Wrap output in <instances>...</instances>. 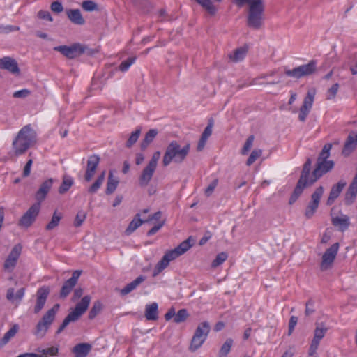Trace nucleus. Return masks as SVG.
<instances>
[{"label": "nucleus", "instance_id": "obj_55", "mask_svg": "<svg viewBox=\"0 0 357 357\" xmlns=\"http://www.w3.org/2000/svg\"><path fill=\"white\" fill-rule=\"evenodd\" d=\"M31 93V91L27 89H24L22 90H19L15 91L13 94V96L15 98H25L29 96Z\"/></svg>", "mask_w": 357, "mask_h": 357}, {"label": "nucleus", "instance_id": "obj_16", "mask_svg": "<svg viewBox=\"0 0 357 357\" xmlns=\"http://www.w3.org/2000/svg\"><path fill=\"white\" fill-rule=\"evenodd\" d=\"M81 273V271H75L72 276L63 283L59 294L61 298H65L70 294L76 285Z\"/></svg>", "mask_w": 357, "mask_h": 357}, {"label": "nucleus", "instance_id": "obj_5", "mask_svg": "<svg viewBox=\"0 0 357 357\" xmlns=\"http://www.w3.org/2000/svg\"><path fill=\"white\" fill-rule=\"evenodd\" d=\"M312 159L307 158L305 162L303 169L301 172V176L298 181V183L294 190L292 195H291L289 204L290 205L293 204L300 197V195L303 193V190L310 185V174L311 170L312 165Z\"/></svg>", "mask_w": 357, "mask_h": 357}, {"label": "nucleus", "instance_id": "obj_12", "mask_svg": "<svg viewBox=\"0 0 357 357\" xmlns=\"http://www.w3.org/2000/svg\"><path fill=\"white\" fill-rule=\"evenodd\" d=\"M324 190L323 186H319L317 188L314 192L312 194L311 201L309 202L305 211V216L306 218L310 219L317 211L319 205L320 199L323 195Z\"/></svg>", "mask_w": 357, "mask_h": 357}, {"label": "nucleus", "instance_id": "obj_22", "mask_svg": "<svg viewBox=\"0 0 357 357\" xmlns=\"http://www.w3.org/2000/svg\"><path fill=\"white\" fill-rule=\"evenodd\" d=\"M347 183L344 180L339 181L336 184L333 185L331 189L329 196L326 201L328 206L331 205L334 201L339 197L341 192L346 186Z\"/></svg>", "mask_w": 357, "mask_h": 357}, {"label": "nucleus", "instance_id": "obj_19", "mask_svg": "<svg viewBox=\"0 0 357 357\" xmlns=\"http://www.w3.org/2000/svg\"><path fill=\"white\" fill-rule=\"evenodd\" d=\"M357 146V131H351L347 136L342 150V155L349 156Z\"/></svg>", "mask_w": 357, "mask_h": 357}, {"label": "nucleus", "instance_id": "obj_28", "mask_svg": "<svg viewBox=\"0 0 357 357\" xmlns=\"http://www.w3.org/2000/svg\"><path fill=\"white\" fill-rule=\"evenodd\" d=\"M146 280V277L144 275H139L132 282L128 283L125 286L124 288L121 289V294L125 296L135 290L141 283Z\"/></svg>", "mask_w": 357, "mask_h": 357}, {"label": "nucleus", "instance_id": "obj_20", "mask_svg": "<svg viewBox=\"0 0 357 357\" xmlns=\"http://www.w3.org/2000/svg\"><path fill=\"white\" fill-rule=\"evenodd\" d=\"M50 294V288L48 287L43 286L39 288L36 292V303L34 307V313L38 314L43 308L47 296Z\"/></svg>", "mask_w": 357, "mask_h": 357}, {"label": "nucleus", "instance_id": "obj_59", "mask_svg": "<svg viewBox=\"0 0 357 357\" xmlns=\"http://www.w3.org/2000/svg\"><path fill=\"white\" fill-rule=\"evenodd\" d=\"M51 10L56 13H60L63 10V6L60 1H54L50 6Z\"/></svg>", "mask_w": 357, "mask_h": 357}, {"label": "nucleus", "instance_id": "obj_50", "mask_svg": "<svg viewBox=\"0 0 357 357\" xmlns=\"http://www.w3.org/2000/svg\"><path fill=\"white\" fill-rule=\"evenodd\" d=\"M86 215L84 211H78V213H77V215L75 217V221H74L75 227H80L82 225L84 220L86 219Z\"/></svg>", "mask_w": 357, "mask_h": 357}, {"label": "nucleus", "instance_id": "obj_63", "mask_svg": "<svg viewBox=\"0 0 357 357\" xmlns=\"http://www.w3.org/2000/svg\"><path fill=\"white\" fill-rule=\"evenodd\" d=\"M180 256V255H178V253L176 252V250L174 249L173 250H171L168 252H167L165 255H164V257H165L170 262L171 261L176 259L177 257H178Z\"/></svg>", "mask_w": 357, "mask_h": 357}, {"label": "nucleus", "instance_id": "obj_64", "mask_svg": "<svg viewBox=\"0 0 357 357\" xmlns=\"http://www.w3.org/2000/svg\"><path fill=\"white\" fill-rule=\"evenodd\" d=\"M32 164H33L32 159H30L27 161V162L25 165L24 169H23L22 175L24 177H27L28 176H29V174L31 173V167Z\"/></svg>", "mask_w": 357, "mask_h": 357}, {"label": "nucleus", "instance_id": "obj_35", "mask_svg": "<svg viewBox=\"0 0 357 357\" xmlns=\"http://www.w3.org/2000/svg\"><path fill=\"white\" fill-rule=\"evenodd\" d=\"M169 264V260L163 256L155 265L153 271V277H156L158 275H159L165 268L168 266Z\"/></svg>", "mask_w": 357, "mask_h": 357}, {"label": "nucleus", "instance_id": "obj_43", "mask_svg": "<svg viewBox=\"0 0 357 357\" xmlns=\"http://www.w3.org/2000/svg\"><path fill=\"white\" fill-rule=\"evenodd\" d=\"M141 133V128H137L132 132L126 143V146L128 148L132 147L138 140Z\"/></svg>", "mask_w": 357, "mask_h": 357}, {"label": "nucleus", "instance_id": "obj_57", "mask_svg": "<svg viewBox=\"0 0 357 357\" xmlns=\"http://www.w3.org/2000/svg\"><path fill=\"white\" fill-rule=\"evenodd\" d=\"M314 302L313 300L312 299H310L305 304V314L306 316H310L311 314H312L315 310H314Z\"/></svg>", "mask_w": 357, "mask_h": 357}, {"label": "nucleus", "instance_id": "obj_21", "mask_svg": "<svg viewBox=\"0 0 357 357\" xmlns=\"http://www.w3.org/2000/svg\"><path fill=\"white\" fill-rule=\"evenodd\" d=\"M0 68L6 70L13 75H17L20 72L17 62L10 56H3L0 59Z\"/></svg>", "mask_w": 357, "mask_h": 357}, {"label": "nucleus", "instance_id": "obj_8", "mask_svg": "<svg viewBox=\"0 0 357 357\" xmlns=\"http://www.w3.org/2000/svg\"><path fill=\"white\" fill-rule=\"evenodd\" d=\"M211 326L208 321H203L200 323L192 337L189 350L192 352L196 351L204 343L210 333Z\"/></svg>", "mask_w": 357, "mask_h": 357}, {"label": "nucleus", "instance_id": "obj_44", "mask_svg": "<svg viewBox=\"0 0 357 357\" xmlns=\"http://www.w3.org/2000/svg\"><path fill=\"white\" fill-rule=\"evenodd\" d=\"M227 257L228 255L225 252L218 253L216 255L215 259L212 261L211 266L213 268L218 267V266L221 265L223 262H225L227 260Z\"/></svg>", "mask_w": 357, "mask_h": 357}, {"label": "nucleus", "instance_id": "obj_38", "mask_svg": "<svg viewBox=\"0 0 357 357\" xmlns=\"http://www.w3.org/2000/svg\"><path fill=\"white\" fill-rule=\"evenodd\" d=\"M192 246V243H191V236H190L188 239L183 241L176 248H175V250L181 256L186 252Z\"/></svg>", "mask_w": 357, "mask_h": 357}, {"label": "nucleus", "instance_id": "obj_4", "mask_svg": "<svg viewBox=\"0 0 357 357\" xmlns=\"http://www.w3.org/2000/svg\"><path fill=\"white\" fill-rule=\"evenodd\" d=\"M91 298L86 295L78 302L75 308L65 317L63 322L56 331V334H60L71 322L77 321L81 316L87 310L90 304Z\"/></svg>", "mask_w": 357, "mask_h": 357}, {"label": "nucleus", "instance_id": "obj_30", "mask_svg": "<svg viewBox=\"0 0 357 357\" xmlns=\"http://www.w3.org/2000/svg\"><path fill=\"white\" fill-rule=\"evenodd\" d=\"M143 223L144 220H142L140 218V214L137 213L133 220L129 223L128 227L126 228L125 232L127 235H130L133 233L138 227H139Z\"/></svg>", "mask_w": 357, "mask_h": 357}, {"label": "nucleus", "instance_id": "obj_29", "mask_svg": "<svg viewBox=\"0 0 357 357\" xmlns=\"http://www.w3.org/2000/svg\"><path fill=\"white\" fill-rule=\"evenodd\" d=\"M119 183V180L118 178L114 177L113 172L109 171L107 182V188L105 190V194L109 195L112 194L116 189Z\"/></svg>", "mask_w": 357, "mask_h": 357}, {"label": "nucleus", "instance_id": "obj_48", "mask_svg": "<svg viewBox=\"0 0 357 357\" xmlns=\"http://www.w3.org/2000/svg\"><path fill=\"white\" fill-rule=\"evenodd\" d=\"M339 84L335 83L332 85L331 88H329L326 92V99L331 100L335 98L338 89H339Z\"/></svg>", "mask_w": 357, "mask_h": 357}, {"label": "nucleus", "instance_id": "obj_26", "mask_svg": "<svg viewBox=\"0 0 357 357\" xmlns=\"http://www.w3.org/2000/svg\"><path fill=\"white\" fill-rule=\"evenodd\" d=\"M92 346L89 343H79L72 349L75 357H86L91 351Z\"/></svg>", "mask_w": 357, "mask_h": 357}, {"label": "nucleus", "instance_id": "obj_27", "mask_svg": "<svg viewBox=\"0 0 357 357\" xmlns=\"http://www.w3.org/2000/svg\"><path fill=\"white\" fill-rule=\"evenodd\" d=\"M145 317L149 321H155L158 319V305L157 303L154 302L146 305Z\"/></svg>", "mask_w": 357, "mask_h": 357}, {"label": "nucleus", "instance_id": "obj_53", "mask_svg": "<svg viewBox=\"0 0 357 357\" xmlns=\"http://www.w3.org/2000/svg\"><path fill=\"white\" fill-rule=\"evenodd\" d=\"M213 120L212 119H211L209 121H208V125L205 128L204 132H202V137H204L205 139H208V137L211 135L212 134V129H213Z\"/></svg>", "mask_w": 357, "mask_h": 357}, {"label": "nucleus", "instance_id": "obj_54", "mask_svg": "<svg viewBox=\"0 0 357 357\" xmlns=\"http://www.w3.org/2000/svg\"><path fill=\"white\" fill-rule=\"evenodd\" d=\"M17 261V260H14V259L8 257L5 260L3 267L6 270L12 271L15 267Z\"/></svg>", "mask_w": 357, "mask_h": 357}, {"label": "nucleus", "instance_id": "obj_34", "mask_svg": "<svg viewBox=\"0 0 357 357\" xmlns=\"http://www.w3.org/2000/svg\"><path fill=\"white\" fill-rule=\"evenodd\" d=\"M74 181L73 178L68 175H64L63 177L61 185L59 188V192L60 194L66 193L73 185Z\"/></svg>", "mask_w": 357, "mask_h": 357}, {"label": "nucleus", "instance_id": "obj_1", "mask_svg": "<svg viewBox=\"0 0 357 357\" xmlns=\"http://www.w3.org/2000/svg\"><path fill=\"white\" fill-rule=\"evenodd\" d=\"M36 142V133L31 125L22 127L12 143L15 156L24 154Z\"/></svg>", "mask_w": 357, "mask_h": 357}, {"label": "nucleus", "instance_id": "obj_42", "mask_svg": "<svg viewBox=\"0 0 357 357\" xmlns=\"http://www.w3.org/2000/svg\"><path fill=\"white\" fill-rule=\"evenodd\" d=\"M17 331V326L15 325L12 328H10L3 335V337L1 339L0 344L3 345L7 344L9 340L14 337Z\"/></svg>", "mask_w": 357, "mask_h": 357}, {"label": "nucleus", "instance_id": "obj_3", "mask_svg": "<svg viewBox=\"0 0 357 357\" xmlns=\"http://www.w3.org/2000/svg\"><path fill=\"white\" fill-rule=\"evenodd\" d=\"M264 6L262 0H256L248 7L247 26L252 29H260L264 24Z\"/></svg>", "mask_w": 357, "mask_h": 357}, {"label": "nucleus", "instance_id": "obj_9", "mask_svg": "<svg viewBox=\"0 0 357 357\" xmlns=\"http://www.w3.org/2000/svg\"><path fill=\"white\" fill-rule=\"evenodd\" d=\"M160 158V152L155 151L146 167L142 170V174L139 178V185L142 187L148 185L151 180L153 175L158 165V162Z\"/></svg>", "mask_w": 357, "mask_h": 357}, {"label": "nucleus", "instance_id": "obj_41", "mask_svg": "<svg viewBox=\"0 0 357 357\" xmlns=\"http://www.w3.org/2000/svg\"><path fill=\"white\" fill-rule=\"evenodd\" d=\"M62 216L61 214H58L56 211H55L52 217L51 220L46 225L45 229L47 231H50L56 227L60 222Z\"/></svg>", "mask_w": 357, "mask_h": 357}, {"label": "nucleus", "instance_id": "obj_37", "mask_svg": "<svg viewBox=\"0 0 357 357\" xmlns=\"http://www.w3.org/2000/svg\"><path fill=\"white\" fill-rule=\"evenodd\" d=\"M233 340L231 338H227L224 344L222 345L218 356L219 357H225L229 353L231 348L233 345Z\"/></svg>", "mask_w": 357, "mask_h": 357}, {"label": "nucleus", "instance_id": "obj_11", "mask_svg": "<svg viewBox=\"0 0 357 357\" xmlns=\"http://www.w3.org/2000/svg\"><path fill=\"white\" fill-rule=\"evenodd\" d=\"M335 163L333 160L329 161H317L316 167L312 172L310 178V185H312L323 175L329 172L334 167Z\"/></svg>", "mask_w": 357, "mask_h": 357}, {"label": "nucleus", "instance_id": "obj_61", "mask_svg": "<svg viewBox=\"0 0 357 357\" xmlns=\"http://www.w3.org/2000/svg\"><path fill=\"white\" fill-rule=\"evenodd\" d=\"M164 225H165L164 220L158 222L157 225L153 226L150 230L148 231L147 236H151L154 235L156 232H158L162 228V227Z\"/></svg>", "mask_w": 357, "mask_h": 357}, {"label": "nucleus", "instance_id": "obj_24", "mask_svg": "<svg viewBox=\"0 0 357 357\" xmlns=\"http://www.w3.org/2000/svg\"><path fill=\"white\" fill-rule=\"evenodd\" d=\"M328 328L324 326L323 324H319L314 330V338L310 347H312V351L317 349L321 340L324 337Z\"/></svg>", "mask_w": 357, "mask_h": 357}, {"label": "nucleus", "instance_id": "obj_33", "mask_svg": "<svg viewBox=\"0 0 357 357\" xmlns=\"http://www.w3.org/2000/svg\"><path fill=\"white\" fill-rule=\"evenodd\" d=\"M24 288H20L15 294V289L13 288H9L7 290L6 298L10 301H13L15 299H17L20 302L24 297Z\"/></svg>", "mask_w": 357, "mask_h": 357}, {"label": "nucleus", "instance_id": "obj_23", "mask_svg": "<svg viewBox=\"0 0 357 357\" xmlns=\"http://www.w3.org/2000/svg\"><path fill=\"white\" fill-rule=\"evenodd\" d=\"M331 222L333 226L337 227L340 231L344 232L350 225V219L348 215H342L332 218Z\"/></svg>", "mask_w": 357, "mask_h": 357}, {"label": "nucleus", "instance_id": "obj_52", "mask_svg": "<svg viewBox=\"0 0 357 357\" xmlns=\"http://www.w3.org/2000/svg\"><path fill=\"white\" fill-rule=\"evenodd\" d=\"M82 6L86 11H93L98 9V5L90 0L83 1Z\"/></svg>", "mask_w": 357, "mask_h": 357}, {"label": "nucleus", "instance_id": "obj_51", "mask_svg": "<svg viewBox=\"0 0 357 357\" xmlns=\"http://www.w3.org/2000/svg\"><path fill=\"white\" fill-rule=\"evenodd\" d=\"M22 251V246L20 245H15L11 250L10 254L8 255V257L14 259V260H18Z\"/></svg>", "mask_w": 357, "mask_h": 357}, {"label": "nucleus", "instance_id": "obj_17", "mask_svg": "<svg viewBox=\"0 0 357 357\" xmlns=\"http://www.w3.org/2000/svg\"><path fill=\"white\" fill-rule=\"evenodd\" d=\"M100 158L98 155L93 154L89 156L87 160L86 169L84 174V179L89 182L93 177L97 167L100 163Z\"/></svg>", "mask_w": 357, "mask_h": 357}, {"label": "nucleus", "instance_id": "obj_45", "mask_svg": "<svg viewBox=\"0 0 357 357\" xmlns=\"http://www.w3.org/2000/svg\"><path fill=\"white\" fill-rule=\"evenodd\" d=\"M188 312L186 309H181L177 313H175V317L174 321L176 324H180L186 320L188 317Z\"/></svg>", "mask_w": 357, "mask_h": 357}, {"label": "nucleus", "instance_id": "obj_56", "mask_svg": "<svg viewBox=\"0 0 357 357\" xmlns=\"http://www.w3.org/2000/svg\"><path fill=\"white\" fill-rule=\"evenodd\" d=\"M218 183V178L213 179L211 183L208 185V186L205 190V195L206 197H209L213 192L215 188H216Z\"/></svg>", "mask_w": 357, "mask_h": 357}, {"label": "nucleus", "instance_id": "obj_40", "mask_svg": "<svg viewBox=\"0 0 357 357\" xmlns=\"http://www.w3.org/2000/svg\"><path fill=\"white\" fill-rule=\"evenodd\" d=\"M102 305L100 301H96L93 303L92 307L91 308L88 317L89 319H93L102 310Z\"/></svg>", "mask_w": 357, "mask_h": 357}, {"label": "nucleus", "instance_id": "obj_62", "mask_svg": "<svg viewBox=\"0 0 357 357\" xmlns=\"http://www.w3.org/2000/svg\"><path fill=\"white\" fill-rule=\"evenodd\" d=\"M43 355L55 356L58 353V348L56 347H51L50 348L39 350Z\"/></svg>", "mask_w": 357, "mask_h": 357}, {"label": "nucleus", "instance_id": "obj_7", "mask_svg": "<svg viewBox=\"0 0 357 357\" xmlns=\"http://www.w3.org/2000/svg\"><path fill=\"white\" fill-rule=\"evenodd\" d=\"M59 304H55L53 307L47 310L41 319L38 322L34 334L38 337H43L55 319L56 314L59 310Z\"/></svg>", "mask_w": 357, "mask_h": 357}, {"label": "nucleus", "instance_id": "obj_13", "mask_svg": "<svg viewBox=\"0 0 357 357\" xmlns=\"http://www.w3.org/2000/svg\"><path fill=\"white\" fill-rule=\"evenodd\" d=\"M40 209L39 204H33L20 219L19 226L26 228L29 227L35 222Z\"/></svg>", "mask_w": 357, "mask_h": 357}, {"label": "nucleus", "instance_id": "obj_2", "mask_svg": "<svg viewBox=\"0 0 357 357\" xmlns=\"http://www.w3.org/2000/svg\"><path fill=\"white\" fill-rule=\"evenodd\" d=\"M189 151V144L181 148L177 141H172L167 146L163 155V166L167 167L172 161L176 163H181L186 158Z\"/></svg>", "mask_w": 357, "mask_h": 357}, {"label": "nucleus", "instance_id": "obj_47", "mask_svg": "<svg viewBox=\"0 0 357 357\" xmlns=\"http://www.w3.org/2000/svg\"><path fill=\"white\" fill-rule=\"evenodd\" d=\"M262 153V151L261 149H254L251 154L250 155L249 158H248L246 161V165L248 166H250L252 164H253L255 160L261 156Z\"/></svg>", "mask_w": 357, "mask_h": 357}, {"label": "nucleus", "instance_id": "obj_15", "mask_svg": "<svg viewBox=\"0 0 357 357\" xmlns=\"http://www.w3.org/2000/svg\"><path fill=\"white\" fill-rule=\"evenodd\" d=\"M339 250V243H333L330 248L326 249L322 256L321 269L325 271L328 269L333 263Z\"/></svg>", "mask_w": 357, "mask_h": 357}, {"label": "nucleus", "instance_id": "obj_60", "mask_svg": "<svg viewBox=\"0 0 357 357\" xmlns=\"http://www.w3.org/2000/svg\"><path fill=\"white\" fill-rule=\"evenodd\" d=\"M298 322V318L296 316H291L290 317L289 321V330H288V335H291L293 333L294 328Z\"/></svg>", "mask_w": 357, "mask_h": 357}, {"label": "nucleus", "instance_id": "obj_46", "mask_svg": "<svg viewBox=\"0 0 357 357\" xmlns=\"http://www.w3.org/2000/svg\"><path fill=\"white\" fill-rule=\"evenodd\" d=\"M136 61L135 56L128 57L127 59L123 61L119 66V70L121 72L127 71L131 65H132Z\"/></svg>", "mask_w": 357, "mask_h": 357}, {"label": "nucleus", "instance_id": "obj_49", "mask_svg": "<svg viewBox=\"0 0 357 357\" xmlns=\"http://www.w3.org/2000/svg\"><path fill=\"white\" fill-rule=\"evenodd\" d=\"M254 139H255V137L252 135H250L247 138V139H246V141H245V142L244 144V146H243V147L242 149V151H241V153L243 155L247 154L248 152L250 151V149L252 146Z\"/></svg>", "mask_w": 357, "mask_h": 357}, {"label": "nucleus", "instance_id": "obj_18", "mask_svg": "<svg viewBox=\"0 0 357 357\" xmlns=\"http://www.w3.org/2000/svg\"><path fill=\"white\" fill-rule=\"evenodd\" d=\"M54 183V179L52 178H47L40 185L39 188L35 194L36 204H39L40 206L41 202L44 201L52 188Z\"/></svg>", "mask_w": 357, "mask_h": 357}, {"label": "nucleus", "instance_id": "obj_10", "mask_svg": "<svg viewBox=\"0 0 357 357\" xmlns=\"http://www.w3.org/2000/svg\"><path fill=\"white\" fill-rule=\"evenodd\" d=\"M317 70V61L311 60L307 64H303L291 70L285 69L284 73L287 76L295 79L312 75Z\"/></svg>", "mask_w": 357, "mask_h": 357}, {"label": "nucleus", "instance_id": "obj_14", "mask_svg": "<svg viewBox=\"0 0 357 357\" xmlns=\"http://www.w3.org/2000/svg\"><path fill=\"white\" fill-rule=\"evenodd\" d=\"M315 96V90L310 89L307 91L306 96L303 100L302 106L299 110L298 119L301 122H304L306 120L307 115L309 114L314 102Z\"/></svg>", "mask_w": 357, "mask_h": 357}, {"label": "nucleus", "instance_id": "obj_39", "mask_svg": "<svg viewBox=\"0 0 357 357\" xmlns=\"http://www.w3.org/2000/svg\"><path fill=\"white\" fill-rule=\"evenodd\" d=\"M332 149V144L330 143L326 144L321 151L320 152L317 161H329L328 158L330 157V151Z\"/></svg>", "mask_w": 357, "mask_h": 357}, {"label": "nucleus", "instance_id": "obj_32", "mask_svg": "<svg viewBox=\"0 0 357 357\" xmlns=\"http://www.w3.org/2000/svg\"><path fill=\"white\" fill-rule=\"evenodd\" d=\"M106 172L104 170L101 172V174L98 176L94 183L89 187L88 189V192L90 194H95L102 186L105 178Z\"/></svg>", "mask_w": 357, "mask_h": 357}, {"label": "nucleus", "instance_id": "obj_36", "mask_svg": "<svg viewBox=\"0 0 357 357\" xmlns=\"http://www.w3.org/2000/svg\"><path fill=\"white\" fill-rule=\"evenodd\" d=\"M247 53V48L245 47H241L239 48H237L233 55H230L229 58L231 60H232L234 62H238L242 61Z\"/></svg>", "mask_w": 357, "mask_h": 357}, {"label": "nucleus", "instance_id": "obj_31", "mask_svg": "<svg viewBox=\"0 0 357 357\" xmlns=\"http://www.w3.org/2000/svg\"><path fill=\"white\" fill-rule=\"evenodd\" d=\"M158 131L157 129H151L145 135L144 140L141 142V149L145 150L147 146L153 141L157 136Z\"/></svg>", "mask_w": 357, "mask_h": 357}, {"label": "nucleus", "instance_id": "obj_58", "mask_svg": "<svg viewBox=\"0 0 357 357\" xmlns=\"http://www.w3.org/2000/svg\"><path fill=\"white\" fill-rule=\"evenodd\" d=\"M37 16L38 18L47 20L48 22H52L53 18L49 11L40 10L38 12Z\"/></svg>", "mask_w": 357, "mask_h": 357}, {"label": "nucleus", "instance_id": "obj_25", "mask_svg": "<svg viewBox=\"0 0 357 357\" xmlns=\"http://www.w3.org/2000/svg\"><path fill=\"white\" fill-rule=\"evenodd\" d=\"M66 14L73 24L76 25L84 24L85 20L79 9H67Z\"/></svg>", "mask_w": 357, "mask_h": 357}, {"label": "nucleus", "instance_id": "obj_6", "mask_svg": "<svg viewBox=\"0 0 357 357\" xmlns=\"http://www.w3.org/2000/svg\"><path fill=\"white\" fill-rule=\"evenodd\" d=\"M54 50L56 52H61L63 55L68 59H74L84 54L91 56L96 52L95 50L90 48L86 45H83L79 43H73L70 46H56L54 47Z\"/></svg>", "mask_w": 357, "mask_h": 357}]
</instances>
